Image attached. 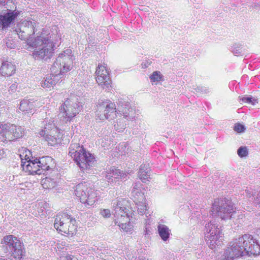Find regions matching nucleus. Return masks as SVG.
Segmentation results:
<instances>
[{
    "label": "nucleus",
    "mask_w": 260,
    "mask_h": 260,
    "mask_svg": "<svg viewBox=\"0 0 260 260\" xmlns=\"http://www.w3.org/2000/svg\"><path fill=\"white\" fill-rule=\"evenodd\" d=\"M36 21L23 20L19 22L15 31L18 37L22 40H27V44L32 47H41L36 49L32 53L35 59L50 58L53 53L54 45L48 37H44L42 35L38 36L34 41L30 40L31 36L37 31Z\"/></svg>",
    "instance_id": "f257e3e1"
},
{
    "label": "nucleus",
    "mask_w": 260,
    "mask_h": 260,
    "mask_svg": "<svg viewBox=\"0 0 260 260\" xmlns=\"http://www.w3.org/2000/svg\"><path fill=\"white\" fill-rule=\"evenodd\" d=\"M118 108L115 104L109 100L99 99L96 104L95 111L96 120H112L117 116V114L123 116L126 120L134 119L135 113L130 106L128 99L120 98L117 102Z\"/></svg>",
    "instance_id": "f03ea898"
},
{
    "label": "nucleus",
    "mask_w": 260,
    "mask_h": 260,
    "mask_svg": "<svg viewBox=\"0 0 260 260\" xmlns=\"http://www.w3.org/2000/svg\"><path fill=\"white\" fill-rule=\"evenodd\" d=\"M260 253V245L252 235L244 234L230 243L219 260H234L244 255H257Z\"/></svg>",
    "instance_id": "7ed1b4c3"
},
{
    "label": "nucleus",
    "mask_w": 260,
    "mask_h": 260,
    "mask_svg": "<svg viewBox=\"0 0 260 260\" xmlns=\"http://www.w3.org/2000/svg\"><path fill=\"white\" fill-rule=\"evenodd\" d=\"M71 54L72 50L70 49H67L59 54L51 68L52 73L55 75L51 74L46 77L42 83L43 87L50 88L55 85L59 81L58 75H62L71 70L73 63Z\"/></svg>",
    "instance_id": "20e7f679"
},
{
    "label": "nucleus",
    "mask_w": 260,
    "mask_h": 260,
    "mask_svg": "<svg viewBox=\"0 0 260 260\" xmlns=\"http://www.w3.org/2000/svg\"><path fill=\"white\" fill-rule=\"evenodd\" d=\"M42 124V129L39 130L38 134L43 137L50 146L60 143L61 133L54 118H46Z\"/></svg>",
    "instance_id": "39448f33"
},
{
    "label": "nucleus",
    "mask_w": 260,
    "mask_h": 260,
    "mask_svg": "<svg viewBox=\"0 0 260 260\" xmlns=\"http://www.w3.org/2000/svg\"><path fill=\"white\" fill-rule=\"evenodd\" d=\"M211 214L219 216L222 220H228L239 217V211L234 209L231 201L225 198L218 199L212 205Z\"/></svg>",
    "instance_id": "423d86ee"
},
{
    "label": "nucleus",
    "mask_w": 260,
    "mask_h": 260,
    "mask_svg": "<svg viewBox=\"0 0 260 260\" xmlns=\"http://www.w3.org/2000/svg\"><path fill=\"white\" fill-rule=\"evenodd\" d=\"M2 244L5 253L9 255L10 259L0 258V260H21L23 255L22 244L17 237L12 235L4 237Z\"/></svg>",
    "instance_id": "0eeeda50"
},
{
    "label": "nucleus",
    "mask_w": 260,
    "mask_h": 260,
    "mask_svg": "<svg viewBox=\"0 0 260 260\" xmlns=\"http://www.w3.org/2000/svg\"><path fill=\"white\" fill-rule=\"evenodd\" d=\"M79 148L80 150L72 149L69 154L83 172L90 173L89 171L95 165V158L91 153L86 151L84 147Z\"/></svg>",
    "instance_id": "6e6552de"
},
{
    "label": "nucleus",
    "mask_w": 260,
    "mask_h": 260,
    "mask_svg": "<svg viewBox=\"0 0 260 260\" xmlns=\"http://www.w3.org/2000/svg\"><path fill=\"white\" fill-rule=\"evenodd\" d=\"M54 226L61 234H67L69 236H73L77 231L76 220L64 213L56 216Z\"/></svg>",
    "instance_id": "1a4fd4ad"
},
{
    "label": "nucleus",
    "mask_w": 260,
    "mask_h": 260,
    "mask_svg": "<svg viewBox=\"0 0 260 260\" xmlns=\"http://www.w3.org/2000/svg\"><path fill=\"white\" fill-rule=\"evenodd\" d=\"M73 188L75 195L85 206H92L97 200L96 191L88 183H80Z\"/></svg>",
    "instance_id": "9d476101"
},
{
    "label": "nucleus",
    "mask_w": 260,
    "mask_h": 260,
    "mask_svg": "<svg viewBox=\"0 0 260 260\" xmlns=\"http://www.w3.org/2000/svg\"><path fill=\"white\" fill-rule=\"evenodd\" d=\"M215 221H210L205 225L207 233L205 239L208 246L211 249H216L223 243V238L221 234V230Z\"/></svg>",
    "instance_id": "9b49d317"
},
{
    "label": "nucleus",
    "mask_w": 260,
    "mask_h": 260,
    "mask_svg": "<svg viewBox=\"0 0 260 260\" xmlns=\"http://www.w3.org/2000/svg\"><path fill=\"white\" fill-rule=\"evenodd\" d=\"M80 110V106L67 99L59 107L58 116L63 123L70 121Z\"/></svg>",
    "instance_id": "f8f14e48"
},
{
    "label": "nucleus",
    "mask_w": 260,
    "mask_h": 260,
    "mask_svg": "<svg viewBox=\"0 0 260 260\" xmlns=\"http://www.w3.org/2000/svg\"><path fill=\"white\" fill-rule=\"evenodd\" d=\"M3 128L4 134L0 137V141L6 144L22 137L24 134L23 128L9 122L4 124Z\"/></svg>",
    "instance_id": "ddd939ff"
},
{
    "label": "nucleus",
    "mask_w": 260,
    "mask_h": 260,
    "mask_svg": "<svg viewBox=\"0 0 260 260\" xmlns=\"http://www.w3.org/2000/svg\"><path fill=\"white\" fill-rule=\"evenodd\" d=\"M96 81L101 87L106 90H109L111 87L112 82L110 77L109 71L106 67L99 64L95 71Z\"/></svg>",
    "instance_id": "4468645a"
},
{
    "label": "nucleus",
    "mask_w": 260,
    "mask_h": 260,
    "mask_svg": "<svg viewBox=\"0 0 260 260\" xmlns=\"http://www.w3.org/2000/svg\"><path fill=\"white\" fill-rule=\"evenodd\" d=\"M112 207L114 212V218L116 220L119 218L120 216H124L128 215L132 213L129 211L127 208L128 206V201L123 198H119L116 200L112 202Z\"/></svg>",
    "instance_id": "2eb2a0df"
},
{
    "label": "nucleus",
    "mask_w": 260,
    "mask_h": 260,
    "mask_svg": "<svg viewBox=\"0 0 260 260\" xmlns=\"http://www.w3.org/2000/svg\"><path fill=\"white\" fill-rule=\"evenodd\" d=\"M19 14V11L7 9L6 13L0 15V27L3 30L6 29Z\"/></svg>",
    "instance_id": "dca6fc26"
},
{
    "label": "nucleus",
    "mask_w": 260,
    "mask_h": 260,
    "mask_svg": "<svg viewBox=\"0 0 260 260\" xmlns=\"http://www.w3.org/2000/svg\"><path fill=\"white\" fill-rule=\"evenodd\" d=\"M23 171L28 173L29 174L41 175L43 174V171H41L38 163L37 158L34 159H28V161H24L22 160L21 165Z\"/></svg>",
    "instance_id": "f3484780"
},
{
    "label": "nucleus",
    "mask_w": 260,
    "mask_h": 260,
    "mask_svg": "<svg viewBox=\"0 0 260 260\" xmlns=\"http://www.w3.org/2000/svg\"><path fill=\"white\" fill-rule=\"evenodd\" d=\"M106 178L109 180V182H113V179H115V182L119 179L122 181H125L127 180V174L115 167H112L106 175Z\"/></svg>",
    "instance_id": "a211bd4d"
},
{
    "label": "nucleus",
    "mask_w": 260,
    "mask_h": 260,
    "mask_svg": "<svg viewBox=\"0 0 260 260\" xmlns=\"http://www.w3.org/2000/svg\"><path fill=\"white\" fill-rule=\"evenodd\" d=\"M130 217H132V213L128 215H125L123 217L120 216L119 218H117V220L114 218L115 224H117L124 232H130L133 227L129 222Z\"/></svg>",
    "instance_id": "6ab92c4d"
},
{
    "label": "nucleus",
    "mask_w": 260,
    "mask_h": 260,
    "mask_svg": "<svg viewBox=\"0 0 260 260\" xmlns=\"http://www.w3.org/2000/svg\"><path fill=\"white\" fill-rule=\"evenodd\" d=\"M15 67L11 62L4 61L0 68V73L4 76H11L15 72Z\"/></svg>",
    "instance_id": "aec40b11"
},
{
    "label": "nucleus",
    "mask_w": 260,
    "mask_h": 260,
    "mask_svg": "<svg viewBox=\"0 0 260 260\" xmlns=\"http://www.w3.org/2000/svg\"><path fill=\"white\" fill-rule=\"evenodd\" d=\"M38 163L41 171H46L50 169V166L53 163V159L51 157L46 156L42 157L37 158ZM44 174V172H43Z\"/></svg>",
    "instance_id": "412c9836"
},
{
    "label": "nucleus",
    "mask_w": 260,
    "mask_h": 260,
    "mask_svg": "<svg viewBox=\"0 0 260 260\" xmlns=\"http://www.w3.org/2000/svg\"><path fill=\"white\" fill-rule=\"evenodd\" d=\"M34 108V102L26 99L23 100L20 102L19 107V110L26 113H31Z\"/></svg>",
    "instance_id": "4be33fe9"
},
{
    "label": "nucleus",
    "mask_w": 260,
    "mask_h": 260,
    "mask_svg": "<svg viewBox=\"0 0 260 260\" xmlns=\"http://www.w3.org/2000/svg\"><path fill=\"white\" fill-rule=\"evenodd\" d=\"M138 176L141 181L145 182L149 178V164L141 165L138 172Z\"/></svg>",
    "instance_id": "5701e85b"
},
{
    "label": "nucleus",
    "mask_w": 260,
    "mask_h": 260,
    "mask_svg": "<svg viewBox=\"0 0 260 260\" xmlns=\"http://www.w3.org/2000/svg\"><path fill=\"white\" fill-rule=\"evenodd\" d=\"M158 233L161 239L166 241L170 237V230L168 227L165 224H159L157 226Z\"/></svg>",
    "instance_id": "b1692460"
},
{
    "label": "nucleus",
    "mask_w": 260,
    "mask_h": 260,
    "mask_svg": "<svg viewBox=\"0 0 260 260\" xmlns=\"http://www.w3.org/2000/svg\"><path fill=\"white\" fill-rule=\"evenodd\" d=\"M231 51L236 56H242L245 54V49L241 44L235 43L231 47Z\"/></svg>",
    "instance_id": "393cba45"
},
{
    "label": "nucleus",
    "mask_w": 260,
    "mask_h": 260,
    "mask_svg": "<svg viewBox=\"0 0 260 260\" xmlns=\"http://www.w3.org/2000/svg\"><path fill=\"white\" fill-rule=\"evenodd\" d=\"M131 193L135 203L138 202H141L142 201L145 200L144 193L141 190H132Z\"/></svg>",
    "instance_id": "a878e982"
},
{
    "label": "nucleus",
    "mask_w": 260,
    "mask_h": 260,
    "mask_svg": "<svg viewBox=\"0 0 260 260\" xmlns=\"http://www.w3.org/2000/svg\"><path fill=\"white\" fill-rule=\"evenodd\" d=\"M150 79L151 82H159L160 81H163L164 76L161 74V73L159 71H155L149 77Z\"/></svg>",
    "instance_id": "bb28decb"
},
{
    "label": "nucleus",
    "mask_w": 260,
    "mask_h": 260,
    "mask_svg": "<svg viewBox=\"0 0 260 260\" xmlns=\"http://www.w3.org/2000/svg\"><path fill=\"white\" fill-rule=\"evenodd\" d=\"M239 100L240 101H242L244 103L250 104L252 105H254L256 103H257V99L253 98L251 96L244 95L243 96H239Z\"/></svg>",
    "instance_id": "cd10ccee"
},
{
    "label": "nucleus",
    "mask_w": 260,
    "mask_h": 260,
    "mask_svg": "<svg viewBox=\"0 0 260 260\" xmlns=\"http://www.w3.org/2000/svg\"><path fill=\"white\" fill-rule=\"evenodd\" d=\"M136 205L137 206L138 208V213L140 214L143 215L144 213H145V211L146 210V205H145V200L142 201L141 202H136Z\"/></svg>",
    "instance_id": "c85d7f7f"
},
{
    "label": "nucleus",
    "mask_w": 260,
    "mask_h": 260,
    "mask_svg": "<svg viewBox=\"0 0 260 260\" xmlns=\"http://www.w3.org/2000/svg\"><path fill=\"white\" fill-rule=\"evenodd\" d=\"M114 129L118 132H122L126 127V123L124 122L122 120H119V121L117 122L114 125Z\"/></svg>",
    "instance_id": "c756f323"
},
{
    "label": "nucleus",
    "mask_w": 260,
    "mask_h": 260,
    "mask_svg": "<svg viewBox=\"0 0 260 260\" xmlns=\"http://www.w3.org/2000/svg\"><path fill=\"white\" fill-rule=\"evenodd\" d=\"M196 92L206 94L209 92V89L205 86H199L193 88Z\"/></svg>",
    "instance_id": "7c9ffc66"
},
{
    "label": "nucleus",
    "mask_w": 260,
    "mask_h": 260,
    "mask_svg": "<svg viewBox=\"0 0 260 260\" xmlns=\"http://www.w3.org/2000/svg\"><path fill=\"white\" fill-rule=\"evenodd\" d=\"M237 153L240 157L246 156L248 154L247 147H239L237 150Z\"/></svg>",
    "instance_id": "2f4dec72"
},
{
    "label": "nucleus",
    "mask_w": 260,
    "mask_h": 260,
    "mask_svg": "<svg viewBox=\"0 0 260 260\" xmlns=\"http://www.w3.org/2000/svg\"><path fill=\"white\" fill-rule=\"evenodd\" d=\"M234 129L237 133H240L244 132L246 128L244 125L237 123L235 124Z\"/></svg>",
    "instance_id": "473e14b6"
},
{
    "label": "nucleus",
    "mask_w": 260,
    "mask_h": 260,
    "mask_svg": "<svg viewBox=\"0 0 260 260\" xmlns=\"http://www.w3.org/2000/svg\"><path fill=\"white\" fill-rule=\"evenodd\" d=\"M100 213L104 218H109L111 216L110 210L108 209H101Z\"/></svg>",
    "instance_id": "72a5a7b5"
},
{
    "label": "nucleus",
    "mask_w": 260,
    "mask_h": 260,
    "mask_svg": "<svg viewBox=\"0 0 260 260\" xmlns=\"http://www.w3.org/2000/svg\"><path fill=\"white\" fill-rule=\"evenodd\" d=\"M20 157L21 159V162L24 161H28V159H34L35 158L32 156H30L27 155V154L25 153V152H23L22 154H20Z\"/></svg>",
    "instance_id": "f704fd0d"
},
{
    "label": "nucleus",
    "mask_w": 260,
    "mask_h": 260,
    "mask_svg": "<svg viewBox=\"0 0 260 260\" xmlns=\"http://www.w3.org/2000/svg\"><path fill=\"white\" fill-rule=\"evenodd\" d=\"M245 193H246V196L248 197V198H251V197H253V198H252V199H254V197H256V191L255 190L253 191V190H245Z\"/></svg>",
    "instance_id": "c9c22d12"
},
{
    "label": "nucleus",
    "mask_w": 260,
    "mask_h": 260,
    "mask_svg": "<svg viewBox=\"0 0 260 260\" xmlns=\"http://www.w3.org/2000/svg\"><path fill=\"white\" fill-rule=\"evenodd\" d=\"M142 186V183L140 181H136L133 185L132 190H141L140 188Z\"/></svg>",
    "instance_id": "e433bc0d"
},
{
    "label": "nucleus",
    "mask_w": 260,
    "mask_h": 260,
    "mask_svg": "<svg viewBox=\"0 0 260 260\" xmlns=\"http://www.w3.org/2000/svg\"><path fill=\"white\" fill-rule=\"evenodd\" d=\"M60 260H78L77 258L71 255H67L60 257Z\"/></svg>",
    "instance_id": "4c0bfd02"
},
{
    "label": "nucleus",
    "mask_w": 260,
    "mask_h": 260,
    "mask_svg": "<svg viewBox=\"0 0 260 260\" xmlns=\"http://www.w3.org/2000/svg\"><path fill=\"white\" fill-rule=\"evenodd\" d=\"M258 189L259 190L256 192V197H254V204L260 207V188Z\"/></svg>",
    "instance_id": "58836bf2"
},
{
    "label": "nucleus",
    "mask_w": 260,
    "mask_h": 260,
    "mask_svg": "<svg viewBox=\"0 0 260 260\" xmlns=\"http://www.w3.org/2000/svg\"><path fill=\"white\" fill-rule=\"evenodd\" d=\"M13 42L12 40H8L6 42V46L8 48H15L16 47V44L15 43H11Z\"/></svg>",
    "instance_id": "ea45409f"
},
{
    "label": "nucleus",
    "mask_w": 260,
    "mask_h": 260,
    "mask_svg": "<svg viewBox=\"0 0 260 260\" xmlns=\"http://www.w3.org/2000/svg\"><path fill=\"white\" fill-rule=\"evenodd\" d=\"M151 63V61L149 60H146L145 61H143L142 64L141 66L143 69H146L149 66H150Z\"/></svg>",
    "instance_id": "a19ab883"
},
{
    "label": "nucleus",
    "mask_w": 260,
    "mask_h": 260,
    "mask_svg": "<svg viewBox=\"0 0 260 260\" xmlns=\"http://www.w3.org/2000/svg\"><path fill=\"white\" fill-rule=\"evenodd\" d=\"M6 153V150H5L3 147H0V158L1 157H4Z\"/></svg>",
    "instance_id": "79ce46f5"
},
{
    "label": "nucleus",
    "mask_w": 260,
    "mask_h": 260,
    "mask_svg": "<svg viewBox=\"0 0 260 260\" xmlns=\"http://www.w3.org/2000/svg\"><path fill=\"white\" fill-rule=\"evenodd\" d=\"M3 127H4V124L0 123V134H2V136L1 137H3V136L4 131V130H3V129H4Z\"/></svg>",
    "instance_id": "37998d69"
},
{
    "label": "nucleus",
    "mask_w": 260,
    "mask_h": 260,
    "mask_svg": "<svg viewBox=\"0 0 260 260\" xmlns=\"http://www.w3.org/2000/svg\"><path fill=\"white\" fill-rule=\"evenodd\" d=\"M24 148L25 149L24 150V151H25V153H26L27 154V155H29L30 156H32L31 151L29 150L26 149V147H24Z\"/></svg>",
    "instance_id": "c03bdc74"
},
{
    "label": "nucleus",
    "mask_w": 260,
    "mask_h": 260,
    "mask_svg": "<svg viewBox=\"0 0 260 260\" xmlns=\"http://www.w3.org/2000/svg\"><path fill=\"white\" fill-rule=\"evenodd\" d=\"M144 233L145 235H148L151 233L150 230H149V228L146 227L144 230Z\"/></svg>",
    "instance_id": "a18cd8bd"
},
{
    "label": "nucleus",
    "mask_w": 260,
    "mask_h": 260,
    "mask_svg": "<svg viewBox=\"0 0 260 260\" xmlns=\"http://www.w3.org/2000/svg\"><path fill=\"white\" fill-rule=\"evenodd\" d=\"M16 85L15 84H12L11 86L10 87V89L12 91H14L16 88Z\"/></svg>",
    "instance_id": "49530a36"
},
{
    "label": "nucleus",
    "mask_w": 260,
    "mask_h": 260,
    "mask_svg": "<svg viewBox=\"0 0 260 260\" xmlns=\"http://www.w3.org/2000/svg\"><path fill=\"white\" fill-rule=\"evenodd\" d=\"M255 234L260 238V228L256 230Z\"/></svg>",
    "instance_id": "de8ad7c7"
},
{
    "label": "nucleus",
    "mask_w": 260,
    "mask_h": 260,
    "mask_svg": "<svg viewBox=\"0 0 260 260\" xmlns=\"http://www.w3.org/2000/svg\"><path fill=\"white\" fill-rule=\"evenodd\" d=\"M135 260H148V259H146L145 258H144L142 256H139L138 258H136Z\"/></svg>",
    "instance_id": "09e8293b"
},
{
    "label": "nucleus",
    "mask_w": 260,
    "mask_h": 260,
    "mask_svg": "<svg viewBox=\"0 0 260 260\" xmlns=\"http://www.w3.org/2000/svg\"><path fill=\"white\" fill-rule=\"evenodd\" d=\"M252 7H254V8H255V9H257L258 7H260V5L259 4L254 5Z\"/></svg>",
    "instance_id": "8fccbe9b"
},
{
    "label": "nucleus",
    "mask_w": 260,
    "mask_h": 260,
    "mask_svg": "<svg viewBox=\"0 0 260 260\" xmlns=\"http://www.w3.org/2000/svg\"><path fill=\"white\" fill-rule=\"evenodd\" d=\"M6 2L5 1H2V5H5Z\"/></svg>",
    "instance_id": "3c124183"
},
{
    "label": "nucleus",
    "mask_w": 260,
    "mask_h": 260,
    "mask_svg": "<svg viewBox=\"0 0 260 260\" xmlns=\"http://www.w3.org/2000/svg\"><path fill=\"white\" fill-rule=\"evenodd\" d=\"M131 173V172H127V174H130Z\"/></svg>",
    "instance_id": "603ef678"
}]
</instances>
